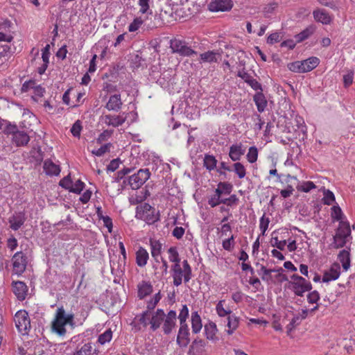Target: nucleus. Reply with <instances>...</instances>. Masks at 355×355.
<instances>
[{
	"instance_id": "1",
	"label": "nucleus",
	"mask_w": 355,
	"mask_h": 355,
	"mask_svg": "<svg viewBox=\"0 0 355 355\" xmlns=\"http://www.w3.org/2000/svg\"><path fill=\"white\" fill-rule=\"evenodd\" d=\"M73 318L72 313H66L62 306L58 308L52 322V330L59 336H64L67 333V325L73 326Z\"/></svg>"
},
{
	"instance_id": "2",
	"label": "nucleus",
	"mask_w": 355,
	"mask_h": 355,
	"mask_svg": "<svg viewBox=\"0 0 355 355\" xmlns=\"http://www.w3.org/2000/svg\"><path fill=\"white\" fill-rule=\"evenodd\" d=\"M171 273L173 278V284L175 286H179L184 282L188 283L192 278V270L187 260H184L182 264H173L171 267Z\"/></svg>"
},
{
	"instance_id": "3",
	"label": "nucleus",
	"mask_w": 355,
	"mask_h": 355,
	"mask_svg": "<svg viewBox=\"0 0 355 355\" xmlns=\"http://www.w3.org/2000/svg\"><path fill=\"white\" fill-rule=\"evenodd\" d=\"M320 60L316 57H311L302 61H295L288 64V69L295 73H306L318 67Z\"/></svg>"
},
{
	"instance_id": "4",
	"label": "nucleus",
	"mask_w": 355,
	"mask_h": 355,
	"mask_svg": "<svg viewBox=\"0 0 355 355\" xmlns=\"http://www.w3.org/2000/svg\"><path fill=\"white\" fill-rule=\"evenodd\" d=\"M351 238V229L348 222L340 221L336 234L334 236V246L336 248H343Z\"/></svg>"
},
{
	"instance_id": "5",
	"label": "nucleus",
	"mask_w": 355,
	"mask_h": 355,
	"mask_svg": "<svg viewBox=\"0 0 355 355\" xmlns=\"http://www.w3.org/2000/svg\"><path fill=\"white\" fill-rule=\"evenodd\" d=\"M137 214L148 224H153L159 219V211L148 203L137 207Z\"/></svg>"
},
{
	"instance_id": "6",
	"label": "nucleus",
	"mask_w": 355,
	"mask_h": 355,
	"mask_svg": "<svg viewBox=\"0 0 355 355\" xmlns=\"http://www.w3.org/2000/svg\"><path fill=\"white\" fill-rule=\"evenodd\" d=\"M15 326L22 335H27L31 329V320L25 310L18 311L14 317Z\"/></svg>"
},
{
	"instance_id": "7",
	"label": "nucleus",
	"mask_w": 355,
	"mask_h": 355,
	"mask_svg": "<svg viewBox=\"0 0 355 355\" xmlns=\"http://www.w3.org/2000/svg\"><path fill=\"white\" fill-rule=\"evenodd\" d=\"M291 278L290 284L296 295L302 296L305 292L311 289V284L304 277L293 275Z\"/></svg>"
},
{
	"instance_id": "8",
	"label": "nucleus",
	"mask_w": 355,
	"mask_h": 355,
	"mask_svg": "<svg viewBox=\"0 0 355 355\" xmlns=\"http://www.w3.org/2000/svg\"><path fill=\"white\" fill-rule=\"evenodd\" d=\"M150 176L149 169H139L136 173L129 176L128 184L132 189H138L150 178Z\"/></svg>"
},
{
	"instance_id": "9",
	"label": "nucleus",
	"mask_w": 355,
	"mask_h": 355,
	"mask_svg": "<svg viewBox=\"0 0 355 355\" xmlns=\"http://www.w3.org/2000/svg\"><path fill=\"white\" fill-rule=\"evenodd\" d=\"M130 114L122 112L119 114H103L100 117V123L107 126L117 128L122 125L128 119Z\"/></svg>"
},
{
	"instance_id": "10",
	"label": "nucleus",
	"mask_w": 355,
	"mask_h": 355,
	"mask_svg": "<svg viewBox=\"0 0 355 355\" xmlns=\"http://www.w3.org/2000/svg\"><path fill=\"white\" fill-rule=\"evenodd\" d=\"M170 47L173 53H177L182 56L197 55V52L187 46L184 41L173 39L171 40Z\"/></svg>"
},
{
	"instance_id": "11",
	"label": "nucleus",
	"mask_w": 355,
	"mask_h": 355,
	"mask_svg": "<svg viewBox=\"0 0 355 355\" xmlns=\"http://www.w3.org/2000/svg\"><path fill=\"white\" fill-rule=\"evenodd\" d=\"M12 263L13 273L21 275L26 268L27 257L22 252H17L12 258Z\"/></svg>"
},
{
	"instance_id": "12",
	"label": "nucleus",
	"mask_w": 355,
	"mask_h": 355,
	"mask_svg": "<svg viewBox=\"0 0 355 355\" xmlns=\"http://www.w3.org/2000/svg\"><path fill=\"white\" fill-rule=\"evenodd\" d=\"M283 269H267L265 266H261L259 274L261 276L263 281L270 283H274L275 279L282 277Z\"/></svg>"
},
{
	"instance_id": "13",
	"label": "nucleus",
	"mask_w": 355,
	"mask_h": 355,
	"mask_svg": "<svg viewBox=\"0 0 355 355\" xmlns=\"http://www.w3.org/2000/svg\"><path fill=\"white\" fill-rule=\"evenodd\" d=\"M208 7L212 12H225L232 9L233 2L232 0H211Z\"/></svg>"
},
{
	"instance_id": "14",
	"label": "nucleus",
	"mask_w": 355,
	"mask_h": 355,
	"mask_svg": "<svg viewBox=\"0 0 355 355\" xmlns=\"http://www.w3.org/2000/svg\"><path fill=\"white\" fill-rule=\"evenodd\" d=\"M221 53L218 51H207L200 54V63H217L221 60Z\"/></svg>"
},
{
	"instance_id": "15",
	"label": "nucleus",
	"mask_w": 355,
	"mask_h": 355,
	"mask_svg": "<svg viewBox=\"0 0 355 355\" xmlns=\"http://www.w3.org/2000/svg\"><path fill=\"white\" fill-rule=\"evenodd\" d=\"M340 275V266L339 263H333L330 268L326 270L322 277L323 282H329L331 281L336 280Z\"/></svg>"
},
{
	"instance_id": "16",
	"label": "nucleus",
	"mask_w": 355,
	"mask_h": 355,
	"mask_svg": "<svg viewBox=\"0 0 355 355\" xmlns=\"http://www.w3.org/2000/svg\"><path fill=\"white\" fill-rule=\"evenodd\" d=\"M164 319L163 331L165 334H169L176 324L177 314L175 311H170Z\"/></svg>"
},
{
	"instance_id": "17",
	"label": "nucleus",
	"mask_w": 355,
	"mask_h": 355,
	"mask_svg": "<svg viewBox=\"0 0 355 355\" xmlns=\"http://www.w3.org/2000/svg\"><path fill=\"white\" fill-rule=\"evenodd\" d=\"M71 355H98V352L92 343L87 342L76 347Z\"/></svg>"
},
{
	"instance_id": "18",
	"label": "nucleus",
	"mask_w": 355,
	"mask_h": 355,
	"mask_svg": "<svg viewBox=\"0 0 355 355\" xmlns=\"http://www.w3.org/2000/svg\"><path fill=\"white\" fill-rule=\"evenodd\" d=\"M278 232L275 231L272 233V237L270 239V244L272 247H275L280 250H284L287 241L286 239V236L284 235L285 234H288V232H282L280 234V236H278L277 234Z\"/></svg>"
},
{
	"instance_id": "19",
	"label": "nucleus",
	"mask_w": 355,
	"mask_h": 355,
	"mask_svg": "<svg viewBox=\"0 0 355 355\" xmlns=\"http://www.w3.org/2000/svg\"><path fill=\"white\" fill-rule=\"evenodd\" d=\"M13 293L17 298L20 300H24L28 294V287L23 282H14L12 283Z\"/></svg>"
},
{
	"instance_id": "20",
	"label": "nucleus",
	"mask_w": 355,
	"mask_h": 355,
	"mask_svg": "<svg viewBox=\"0 0 355 355\" xmlns=\"http://www.w3.org/2000/svg\"><path fill=\"white\" fill-rule=\"evenodd\" d=\"M190 342L189 330L187 324L180 325L177 343L180 347H186Z\"/></svg>"
},
{
	"instance_id": "21",
	"label": "nucleus",
	"mask_w": 355,
	"mask_h": 355,
	"mask_svg": "<svg viewBox=\"0 0 355 355\" xmlns=\"http://www.w3.org/2000/svg\"><path fill=\"white\" fill-rule=\"evenodd\" d=\"M123 105V102L120 94H113L109 97L105 105V108L109 111H119Z\"/></svg>"
},
{
	"instance_id": "22",
	"label": "nucleus",
	"mask_w": 355,
	"mask_h": 355,
	"mask_svg": "<svg viewBox=\"0 0 355 355\" xmlns=\"http://www.w3.org/2000/svg\"><path fill=\"white\" fill-rule=\"evenodd\" d=\"M15 129L16 127H12V141L17 146L26 145L30 140L29 136L25 132L15 130Z\"/></svg>"
},
{
	"instance_id": "23",
	"label": "nucleus",
	"mask_w": 355,
	"mask_h": 355,
	"mask_svg": "<svg viewBox=\"0 0 355 355\" xmlns=\"http://www.w3.org/2000/svg\"><path fill=\"white\" fill-rule=\"evenodd\" d=\"M8 220L10 228L15 231L18 230L26 220L25 214L22 212L15 213Z\"/></svg>"
},
{
	"instance_id": "24",
	"label": "nucleus",
	"mask_w": 355,
	"mask_h": 355,
	"mask_svg": "<svg viewBox=\"0 0 355 355\" xmlns=\"http://www.w3.org/2000/svg\"><path fill=\"white\" fill-rule=\"evenodd\" d=\"M165 316L166 315L162 309H159L155 311L150 320V328L153 331L157 329L163 322Z\"/></svg>"
},
{
	"instance_id": "25",
	"label": "nucleus",
	"mask_w": 355,
	"mask_h": 355,
	"mask_svg": "<svg viewBox=\"0 0 355 355\" xmlns=\"http://www.w3.org/2000/svg\"><path fill=\"white\" fill-rule=\"evenodd\" d=\"M245 152L242 144H233L230 148L229 156L233 162L239 161Z\"/></svg>"
},
{
	"instance_id": "26",
	"label": "nucleus",
	"mask_w": 355,
	"mask_h": 355,
	"mask_svg": "<svg viewBox=\"0 0 355 355\" xmlns=\"http://www.w3.org/2000/svg\"><path fill=\"white\" fill-rule=\"evenodd\" d=\"M218 329L215 322H209L205 325V334L207 339L216 343L218 340L217 336Z\"/></svg>"
},
{
	"instance_id": "27",
	"label": "nucleus",
	"mask_w": 355,
	"mask_h": 355,
	"mask_svg": "<svg viewBox=\"0 0 355 355\" xmlns=\"http://www.w3.org/2000/svg\"><path fill=\"white\" fill-rule=\"evenodd\" d=\"M238 76L242 78L254 90H261V84L257 81L252 76L244 70L238 72Z\"/></svg>"
},
{
	"instance_id": "28",
	"label": "nucleus",
	"mask_w": 355,
	"mask_h": 355,
	"mask_svg": "<svg viewBox=\"0 0 355 355\" xmlns=\"http://www.w3.org/2000/svg\"><path fill=\"white\" fill-rule=\"evenodd\" d=\"M138 297L143 299L153 292V286L150 282L141 281L137 285Z\"/></svg>"
},
{
	"instance_id": "29",
	"label": "nucleus",
	"mask_w": 355,
	"mask_h": 355,
	"mask_svg": "<svg viewBox=\"0 0 355 355\" xmlns=\"http://www.w3.org/2000/svg\"><path fill=\"white\" fill-rule=\"evenodd\" d=\"M136 263L139 267H144L149 259V254L148 251L143 247H139L137 250L136 254Z\"/></svg>"
},
{
	"instance_id": "30",
	"label": "nucleus",
	"mask_w": 355,
	"mask_h": 355,
	"mask_svg": "<svg viewBox=\"0 0 355 355\" xmlns=\"http://www.w3.org/2000/svg\"><path fill=\"white\" fill-rule=\"evenodd\" d=\"M43 168L48 175H58L60 173V166L50 159L44 161Z\"/></svg>"
},
{
	"instance_id": "31",
	"label": "nucleus",
	"mask_w": 355,
	"mask_h": 355,
	"mask_svg": "<svg viewBox=\"0 0 355 355\" xmlns=\"http://www.w3.org/2000/svg\"><path fill=\"white\" fill-rule=\"evenodd\" d=\"M314 19L323 24H329L331 18L330 15L323 9H317L313 12Z\"/></svg>"
},
{
	"instance_id": "32",
	"label": "nucleus",
	"mask_w": 355,
	"mask_h": 355,
	"mask_svg": "<svg viewBox=\"0 0 355 355\" xmlns=\"http://www.w3.org/2000/svg\"><path fill=\"white\" fill-rule=\"evenodd\" d=\"M150 253L156 262H159V257L162 252V243L157 240H150Z\"/></svg>"
},
{
	"instance_id": "33",
	"label": "nucleus",
	"mask_w": 355,
	"mask_h": 355,
	"mask_svg": "<svg viewBox=\"0 0 355 355\" xmlns=\"http://www.w3.org/2000/svg\"><path fill=\"white\" fill-rule=\"evenodd\" d=\"M202 327V320L197 311L191 313V328L193 334L199 333Z\"/></svg>"
},
{
	"instance_id": "34",
	"label": "nucleus",
	"mask_w": 355,
	"mask_h": 355,
	"mask_svg": "<svg viewBox=\"0 0 355 355\" xmlns=\"http://www.w3.org/2000/svg\"><path fill=\"white\" fill-rule=\"evenodd\" d=\"M253 99L257 107V110L259 112H263L268 104L265 96L263 94V93L258 92L254 96Z\"/></svg>"
},
{
	"instance_id": "35",
	"label": "nucleus",
	"mask_w": 355,
	"mask_h": 355,
	"mask_svg": "<svg viewBox=\"0 0 355 355\" xmlns=\"http://www.w3.org/2000/svg\"><path fill=\"white\" fill-rule=\"evenodd\" d=\"M239 318L234 315H230L227 317V326L228 329L227 330V334L228 335H232L239 327Z\"/></svg>"
},
{
	"instance_id": "36",
	"label": "nucleus",
	"mask_w": 355,
	"mask_h": 355,
	"mask_svg": "<svg viewBox=\"0 0 355 355\" xmlns=\"http://www.w3.org/2000/svg\"><path fill=\"white\" fill-rule=\"evenodd\" d=\"M338 258L342 263L343 268L347 271L350 268V254L347 250H341L338 256Z\"/></svg>"
},
{
	"instance_id": "37",
	"label": "nucleus",
	"mask_w": 355,
	"mask_h": 355,
	"mask_svg": "<svg viewBox=\"0 0 355 355\" xmlns=\"http://www.w3.org/2000/svg\"><path fill=\"white\" fill-rule=\"evenodd\" d=\"M205 346V343L203 340L196 339L193 340L192 345L190 346L189 354L192 355H197L202 352Z\"/></svg>"
},
{
	"instance_id": "38",
	"label": "nucleus",
	"mask_w": 355,
	"mask_h": 355,
	"mask_svg": "<svg viewBox=\"0 0 355 355\" xmlns=\"http://www.w3.org/2000/svg\"><path fill=\"white\" fill-rule=\"evenodd\" d=\"M314 31L315 28L313 26H311L307 27L306 29H304L301 33L297 34L295 36L296 42L299 43L307 39L310 35H311L313 33Z\"/></svg>"
},
{
	"instance_id": "39",
	"label": "nucleus",
	"mask_w": 355,
	"mask_h": 355,
	"mask_svg": "<svg viewBox=\"0 0 355 355\" xmlns=\"http://www.w3.org/2000/svg\"><path fill=\"white\" fill-rule=\"evenodd\" d=\"M168 259L173 264H180L181 259L175 247H171L168 250Z\"/></svg>"
},
{
	"instance_id": "40",
	"label": "nucleus",
	"mask_w": 355,
	"mask_h": 355,
	"mask_svg": "<svg viewBox=\"0 0 355 355\" xmlns=\"http://www.w3.org/2000/svg\"><path fill=\"white\" fill-rule=\"evenodd\" d=\"M224 303L225 300H220L216 306V311L219 317L229 316L232 313L230 309L224 308Z\"/></svg>"
},
{
	"instance_id": "41",
	"label": "nucleus",
	"mask_w": 355,
	"mask_h": 355,
	"mask_svg": "<svg viewBox=\"0 0 355 355\" xmlns=\"http://www.w3.org/2000/svg\"><path fill=\"white\" fill-rule=\"evenodd\" d=\"M217 160L213 155H206L204 158V166L209 171L214 169L216 166Z\"/></svg>"
},
{
	"instance_id": "42",
	"label": "nucleus",
	"mask_w": 355,
	"mask_h": 355,
	"mask_svg": "<svg viewBox=\"0 0 355 355\" xmlns=\"http://www.w3.org/2000/svg\"><path fill=\"white\" fill-rule=\"evenodd\" d=\"M331 210V216L334 220L339 221V223L340 221H343L342 220L343 217V213L338 205H334Z\"/></svg>"
},
{
	"instance_id": "43",
	"label": "nucleus",
	"mask_w": 355,
	"mask_h": 355,
	"mask_svg": "<svg viewBox=\"0 0 355 355\" xmlns=\"http://www.w3.org/2000/svg\"><path fill=\"white\" fill-rule=\"evenodd\" d=\"M162 295L160 292L157 293L154 296L147 302V310L150 313V311L154 310L157 303L160 301Z\"/></svg>"
},
{
	"instance_id": "44",
	"label": "nucleus",
	"mask_w": 355,
	"mask_h": 355,
	"mask_svg": "<svg viewBox=\"0 0 355 355\" xmlns=\"http://www.w3.org/2000/svg\"><path fill=\"white\" fill-rule=\"evenodd\" d=\"M322 202L324 205H332L335 202V196L334 193L329 189H324L323 191Z\"/></svg>"
},
{
	"instance_id": "45",
	"label": "nucleus",
	"mask_w": 355,
	"mask_h": 355,
	"mask_svg": "<svg viewBox=\"0 0 355 355\" xmlns=\"http://www.w3.org/2000/svg\"><path fill=\"white\" fill-rule=\"evenodd\" d=\"M112 338V331L110 329H107L105 332L100 334L98 338V342L101 345H105L109 343Z\"/></svg>"
},
{
	"instance_id": "46",
	"label": "nucleus",
	"mask_w": 355,
	"mask_h": 355,
	"mask_svg": "<svg viewBox=\"0 0 355 355\" xmlns=\"http://www.w3.org/2000/svg\"><path fill=\"white\" fill-rule=\"evenodd\" d=\"M247 159L250 163H254L257 160L258 157V150L255 146H251L248 149V152L246 155Z\"/></svg>"
},
{
	"instance_id": "47",
	"label": "nucleus",
	"mask_w": 355,
	"mask_h": 355,
	"mask_svg": "<svg viewBox=\"0 0 355 355\" xmlns=\"http://www.w3.org/2000/svg\"><path fill=\"white\" fill-rule=\"evenodd\" d=\"M188 317H189V309H188L187 306L186 304H184L182 306V307L180 311L179 315H178V319L180 320V325L187 324L186 323V321H187V319L188 318Z\"/></svg>"
},
{
	"instance_id": "48",
	"label": "nucleus",
	"mask_w": 355,
	"mask_h": 355,
	"mask_svg": "<svg viewBox=\"0 0 355 355\" xmlns=\"http://www.w3.org/2000/svg\"><path fill=\"white\" fill-rule=\"evenodd\" d=\"M315 188V185L313 182L307 181L303 182L300 184H298L297 189L302 192H309L311 190Z\"/></svg>"
},
{
	"instance_id": "49",
	"label": "nucleus",
	"mask_w": 355,
	"mask_h": 355,
	"mask_svg": "<svg viewBox=\"0 0 355 355\" xmlns=\"http://www.w3.org/2000/svg\"><path fill=\"white\" fill-rule=\"evenodd\" d=\"M85 186V184L83 181L78 180L75 182L72 183V186L69 190V192L80 194L84 189Z\"/></svg>"
},
{
	"instance_id": "50",
	"label": "nucleus",
	"mask_w": 355,
	"mask_h": 355,
	"mask_svg": "<svg viewBox=\"0 0 355 355\" xmlns=\"http://www.w3.org/2000/svg\"><path fill=\"white\" fill-rule=\"evenodd\" d=\"M145 19L141 17H138L134 19L132 22L128 26V31L130 32H135L137 31L139 27L143 24Z\"/></svg>"
},
{
	"instance_id": "51",
	"label": "nucleus",
	"mask_w": 355,
	"mask_h": 355,
	"mask_svg": "<svg viewBox=\"0 0 355 355\" xmlns=\"http://www.w3.org/2000/svg\"><path fill=\"white\" fill-rule=\"evenodd\" d=\"M234 171L240 179L243 178L246 175V170L243 164L236 162L234 164Z\"/></svg>"
},
{
	"instance_id": "52",
	"label": "nucleus",
	"mask_w": 355,
	"mask_h": 355,
	"mask_svg": "<svg viewBox=\"0 0 355 355\" xmlns=\"http://www.w3.org/2000/svg\"><path fill=\"white\" fill-rule=\"evenodd\" d=\"M150 0H139L138 4L140 7L139 12L141 14H152L150 9L149 2Z\"/></svg>"
},
{
	"instance_id": "53",
	"label": "nucleus",
	"mask_w": 355,
	"mask_h": 355,
	"mask_svg": "<svg viewBox=\"0 0 355 355\" xmlns=\"http://www.w3.org/2000/svg\"><path fill=\"white\" fill-rule=\"evenodd\" d=\"M270 223V218L268 217H266L265 214H263L259 220V229L261 232V234L264 235L266 230H268V225Z\"/></svg>"
},
{
	"instance_id": "54",
	"label": "nucleus",
	"mask_w": 355,
	"mask_h": 355,
	"mask_svg": "<svg viewBox=\"0 0 355 355\" xmlns=\"http://www.w3.org/2000/svg\"><path fill=\"white\" fill-rule=\"evenodd\" d=\"M150 313L148 311H144L140 315H137L135 319L138 318V320L140 324H143L144 327H147L148 324H150L149 320Z\"/></svg>"
},
{
	"instance_id": "55",
	"label": "nucleus",
	"mask_w": 355,
	"mask_h": 355,
	"mask_svg": "<svg viewBox=\"0 0 355 355\" xmlns=\"http://www.w3.org/2000/svg\"><path fill=\"white\" fill-rule=\"evenodd\" d=\"M234 244V236L233 235H231L230 237H229L227 239H225L223 241L222 245L224 250L230 252L233 250Z\"/></svg>"
},
{
	"instance_id": "56",
	"label": "nucleus",
	"mask_w": 355,
	"mask_h": 355,
	"mask_svg": "<svg viewBox=\"0 0 355 355\" xmlns=\"http://www.w3.org/2000/svg\"><path fill=\"white\" fill-rule=\"evenodd\" d=\"M110 146L111 144L110 143L104 144L100 148L93 150L92 153L96 156L101 157L110 150Z\"/></svg>"
},
{
	"instance_id": "57",
	"label": "nucleus",
	"mask_w": 355,
	"mask_h": 355,
	"mask_svg": "<svg viewBox=\"0 0 355 355\" xmlns=\"http://www.w3.org/2000/svg\"><path fill=\"white\" fill-rule=\"evenodd\" d=\"M72 183L73 181L71 178V176L70 175H68L60 180L59 184L60 187L69 191L70 189L71 188Z\"/></svg>"
},
{
	"instance_id": "58",
	"label": "nucleus",
	"mask_w": 355,
	"mask_h": 355,
	"mask_svg": "<svg viewBox=\"0 0 355 355\" xmlns=\"http://www.w3.org/2000/svg\"><path fill=\"white\" fill-rule=\"evenodd\" d=\"M82 130L81 122L78 120L72 125L71 132L75 137H80V132Z\"/></svg>"
},
{
	"instance_id": "59",
	"label": "nucleus",
	"mask_w": 355,
	"mask_h": 355,
	"mask_svg": "<svg viewBox=\"0 0 355 355\" xmlns=\"http://www.w3.org/2000/svg\"><path fill=\"white\" fill-rule=\"evenodd\" d=\"M277 3H272L266 6L263 8V14L266 17H269L270 15L272 14L274 10L277 8Z\"/></svg>"
},
{
	"instance_id": "60",
	"label": "nucleus",
	"mask_w": 355,
	"mask_h": 355,
	"mask_svg": "<svg viewBox=\"0 0 355 355\" xmlns=\"http://www.w3.org/2000/svg\"><path fill=\"white\" fill-rule=\"evenodd\" d=\"M320 300V295L318 291H314L309 293L307 295V300L310 304H315Z\"/></svg>"
},
{
	"instance_id": "61",
	"label": "nucleus",
	"mask_w": 355,
	"mask_h": 355,
	"mask_svg": "<svg viewBox=\"0 0 355 355\" xmlns=\"http://www.w3.org/2000/svg\"><path fill=\"white\" fill-rule=\"evenodd\" d=\"M354 80V72L352 71H349L347 74L343 76V83L345 87H347L351 85Z\"/></svg>"
},
{
	"instance_id": "62",
	"label": "nucleus",
	"mask_w": 355,
	"mask_h": 355,
	"mask_svg": "<svg viewBox=\"0 0 355 355\" xmlns=\"http://www.w3.org/2000/svg\"><path fill=\"white\" fill-rule=\"evenodd\" d=\"M239 201L238 198L236 195L233 194L230 198L221 199V203L225 204L227 206H232Z\"/></svg>"
},
{
	"instance_id": "63",
	"label": "nucleus",
	"mask_w": 355,
	"mask_h": 355,
	"mask_svg": "<svg viewBox=\"0 0 355 355\" xmlns=\"http://www.w3.org/2000/svg\"><path fill=\"white\" fill-rule=\"evenodd\" d=\"M112 134V130H104L98 137L97 142L101 144L104 141H106Z\"/></svg>"
},
{
	"instance_id": "64",
	"label": "nucleus",
	"mask_w": 355,
	"mask_h": 355,
	"mask_svg": "<svg viewBox=\"0 0 355 355\" xmlns=\"http://www.w3.org/2000/svg\"><path fill=\"white\" fill-rule=\"evenodd\" d=\"M280 40V35L279 33H273L270 34L268 38H267V43L269 44H274L275 43H277L279 42Z\"/></svg>"
}]
</instances>
